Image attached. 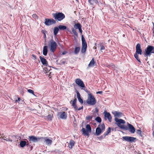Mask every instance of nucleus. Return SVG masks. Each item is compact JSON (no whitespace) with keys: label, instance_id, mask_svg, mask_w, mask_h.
Masks as SVG:
<instances>
[{"label":"nucleus","instance_id":"58836bf2","mask_svg":"<svg viewBox=\"0 0 154 154\" xmlns=\"http://www.w3.org/2000/svg\"><path fill=\"white\" fill-rule=\"evenodd\" d=\"M136 132L137 134H139L140 136L142 135H141L142 132H141V131L140 130H139V129L137 130Z\"/></svg>","mask_w":154,"mask_h":154},{"label":"nucleus","instance_id":"6e6d98bb","mask_svg":"<svg viewBox=\"0 0 154 154\" xmlns=\"http://www.w3.org/2000/svg\"><path fill=\"white\" fill-rule=\"evenodd\" d=\"M86 92H87V93H89V91H86Z\"/></svg>","mask_w":154,"mask_h":154},{"label":"nucleus","instance_id":"f03ea898","mask_svg":"<svg viewBox=\"0 0 154 154\" xmlns=\"http://www.w3.org/2000/svg\"><path fill=\"white\" fill-rule=\"evenodd\" d=\"M152 54H154V47L152 45H148L145 49L144 57H150Z\"/></svg>","mask_w":154,"mask_h":154},{"label":"nucleus","instance_id":"e433bc0d","mask_svg":"<svg viewBox=\"0 0 154 154\" xmlns=\"http://www.w3.org/2000/svg\"><path fill=\"white\" fill-rule=\"evenodd\" d=\"M95 120L97 121L98 122L100 123L101 122V118L99 117H97L95 119Z\"/></svg>","mask_w":154,"mask_h":154},{"label":"nucleus","instance_id":"864d4df0","mask_svg":"<svg viewBox=\"0 0 154 154\" xmlns=\"http://www.w3.org/2000/svg\"><path fill=\"white\" fill-rule=\"evenodd\" d=\"M65 62H65V61H63V64H64V63H65Z\"/></svg>","mask_w":154,"mask_h":154},{"label":"nucleus","instance_id":"9b49d317","mask_svg":"<svg viewBox=\"0 0 154 154\" xmlns=\"http://www.w3.org/2000/svg\"><path fill=\"white\" fill-rule=\"evenodd\" d=\"M75 82L76 84L82 88L85 87L83 81L79 78L76 79H75Z\"/></svg>","mask_w":154,"mask_h":154},{"label":"nucleus","instance_id":"20e7f679","mask_svg":"<svg viewBox=\"0 0 154 154\" xmlns=\"http://www.w3.org/2000/svg\"><path fill=\"white\" fill-rule=\"evenodd\" d=\"M87 102L88 104L92 105H94L96 104V101L95 98L92 94L91 93L88 94Z\"/></svg>","mask_w":154,"mask_h":154},{"label":"nucleus","instance_id":"cd10ccee","mask_svg":"<svg viewBox=\"0 0 154 154\" xmlns=\"http://www.w3.org/2000/svg\"><path fill=\"white\" fill-rule=\"evenodd\" d=\"M80 48L79 47H75L74 49V53L75 54H77L79 52Z\"/></svg>","mask_w":154,"mask_h":154},{"label":"nucleus","instance_id":"412c9836","mask_svg":"<svg viewBox=\"0 0 154 154\" xmlns=\"http://www.w3.org/2000/svg\"><path fill=\"white\" fill-rule=\"evenodd\" d=\"M1 137L4 140L10 142L12 141V140L11 139L9 138V136H5V135H4L3 134H2V135L1 136Z\"/></svg>","mask_w":154,"mask_h":154},{"label":"nucleus","instance_id":"79ce46f5","mask_svg":"<svg viewBox=\"0 0 154 154\" xmlns=\"http://www.w3.org/2000/svg\"><path fill=\"white\" fill-rule=\"evenodd\" d=\"M83 109V106H82L81 107H79V108H78L77 107V109H75V110H80L81 109Z\"/></svg>","mask_w":154,"mask_h":154},{"label":"nucleus","instance_id":"ddd939ff","mask_svg":"<svg viewBox=\"0 0 154 154\" xmlns=\"http://www.w3.org/2000/svg\"><path fill=\"white\" fill-rule=\"evenodd\" d=\"M41 140H43L44 142L48 145L51 144L52 143V140L51 139H49L47 137H41Z\"/></svg>","mask_w":154,"mask_h":154},{"label":"nucleus","instance_id":"ea45409f","mask_svg":"<svg viewBox=\"0 0 154 154\" xmlns=\"http://www.w3.org/2000/svg\"><path fill=\"white\" fill-rule=\"evenodd\" d=\"M118 126L120 128L122 129H125V127L124 125H121V124L120 125H118Z\"/></svg>","mask_w":154,"mask_h":154},{"label":"nucleus","instance_id":"bb28decb","mask_svg":"<svg viewBox=\"0 0 154 154\" xmlns=\"http://www.w3.org/2000/svg\"><path fill=\"white\" fill-rule=\"evenodd\" d=\"M59 31V28L55 27H54V34L55 35H56L58 33V32Z\"/></svg>","mask_w":154,"mask_h":154},{"label":"nucleus","instance_id":"9d476101","mask_svg":"<svg viewBox=\"0 0 154 154\" xmlns=\"http://www.w3.org/2000/svg\"><path fill=\"white\" fill-rule=\"evenodd\" d=\"M50 51L52 52H54L55 51L57 44L53 40H51L50 42Z\"/></svg>","mask_w":154,"mask_h":154},{"label":"nucleus","instance_id":"b1692460","mask_svg":"<svg viewBox=\"0 0 154 154\" xmlns=\"http://www.w3.org/2000/svg\"><path fill=\"white\" fill-rule=\"evenodd\" d=\"M48 46H45L43 48V54L45 56H46L48 53Z\"/></svg>","mask_w":154,"mask_h":154},{"label":"nucleus","instance_id":"a211bd4d","mask_svg":"<svg viewBox=\"0 0 154 154\" xmlns=\"http://www.w3.org/2000/svg\"><path fill=\"white\" fill-rule=\"evenodd\" d=\"M96 64V62L95 61L94 59V58H93L88 65V66L89 67H93Z\"/></svg>","mask_w":154,"mask_h":154},{"label":"nucleus","instance_id":"5fc2aeb1","mask_svg":"<svg viewBox=\"0 0 154 154\" xmlns=\"http://www.w3.org/2000/svg\"><path fill=\"white\" fill-rule=\"evenodd\" d=\"M96 111L97 112H98V109L97 110V109H96Z\"/></svg>","mask_w":154,"mask_h":154},{"label":"nucleus","instance_id":"6ab92c4d","mask_svg":"<svg viewBox=\"0 0 154 154\" xmlns=\"http://www.w3.org/2000/svg\"><path fill=\"white\" fill-rule=\"evenodd\" d=\"M75 92L77 94V96L79 101L81 104H82L83 103L82 99L81 98L80 94L78 91L76 90Z\"/></svg>","mask_w":154,"mask_h":154},{"label":"nucleus","instance_id":"de8ad7c7","mask_svg":"<svg viewBox=\"0 0 154 154\" xmlns=\"http://www.w3.org/2000/svg\"><path fill=\"white\" fill-rule=\"evenodd\" d=\"M153 36H154V23H153Z\"/></svg>","mask_w":154,"mask_h":154},{"label":"nucleus","instance_id":"f257e3e1","mask_svg":"<svg viewBox=\"0 0 154 154\" xmlns=\"http://www.w3.org/2000/svg\"><path fill=\"white\" fill-rule=\"evenodd\" d=\"M136 51L134 56L136 59L139 63H141V61L139 57L138 54L141 55L142 54V50L141 48L140 45L138 43L137 44L136 47Z\"/></svg>","mask_w":154,"mask_h":154},{"label":"nucleus","instance_id":"6e6552de","mask_svg":"<svg viewBox=\"0 0 154 154\" xmlns=\"http://www.w3.org/2000/svg\"><path fill=\"white\" fill-rule=\"evenodd\" d=\"M56 23V21L52 18H45V23L46 26H49L55 24Z\"/></svg>","mask_w":154,"mask_h":154},{"label":"nucleus","instance_id":"39448f33","mask_svg":"<svg viewBox=\"0 0 154 154\" xmlns=\"http://www.w3.org/2000/svg\"><path fill=\"white\" fill-rule=\"evenodd\" d=\"M82 48H81V52L82 54H85L87 48V42L85 40L83 35H82Z\"/></svg>","mask_w":154,"mask_h":154},{"label":"nucleus","instance_id":"c9c22d12","mask_svg":"<svg viewBox=\"0 0 154 154\" xmlns=\"http://www.w3.org/2000/svg\"><path fill=\"white\" fill-rule=\"evenodd\" d=\"M92 116H87L86 117V119L87 120L91 121L92 120Z\"/></svg>","mask_w":154,"mask_h":154},{"label":"nucleus","instance_id":"2f4dec72","mask_svg":"<svg viewBox=\"0 0 154 154\" xmlns=\"http://www.w3.org/2000/svg\"><path fill=\"white\" fill-rule=\"evenodd\" d=\"M59 29L61 30H64L66 29L67 27L66 26L63 25H59L58 26Z\"/></svg>","mask_w":154,"mask_h":154},{"label":"nucleus","instance_id":"8fccbe9b","mask_svg":"<svg viewBox=\"0 0 154 154\" xmlns=\"http://www.w3.org/2000/svg\"><path fill=\"white\" fill-rule=\"evenodd\" d=\"M91 0H88V2L91 5H92V3L91 2Z\"/></svg>","mask_w":154,"mask_h":154},{"label":"nucleus","instance_id":"5701e85b","mask_svg":"<svg viewBox=\"0 0 154 154\" xmlns=\"http://www.w3.org/2000/svg\"><path fill=\"white\" fill-rule=\"evenodd\" d=\"M75 142L72 140H70L69 144V147L70 149H72L73 148V146H75Z\"/></svg>","mask_w":154,"mask_h":154},{"label":"nucleus","instance_id":"f704fd0d","mask_svg":"<svg viewBox=\"0 0 154 154\" xmlns=\"http://www.w3.org/2000/svg\"><path fill=\"white\" fill-rule=\"evenodd\" d=\"M100 50H104L105 49V48L104 46H103V43H100Z\"/></svg>","mask_w":154,"mask_h":154},{"label":"nucleus","instance_id":"2eb2a0df","mask_svg":"<svg viewBox=\"0 0 154 154\" xmlns=\"http://www.w3.org/2000/svg\"><path fill=\"white\" fill-rule=\"evenodd\" d=\"M39 58L40 59L41 62L45 66H47L48 65V63L46 59L43 57H42L41 56H40Z\"/></svg>","mask_w":154,"mask_h":154},{"label":"nucleus","instance_id":"7ed1b4c3","mask_svg":"<svg viewBox=\"0 0 154 154\" xmlns=\"http://www.w3.org/2000/svg\"><path fill=\"white\" fill-rule=\"evenodd\" d=\"M55 21H60L65 17V15L62 12H56L52 14Z\"/></svg>","mask_w":154,"mask_h":154},{"label":"nucleus","instance_id":"423d86ee","mask_svg":"<svg viewBox=\"0 0 154 154\" xmlns=\"http://www.w3.org/2000/svg\"><path fill=\"white\" fill-rule=\"evenodd\" d=\"M105 127L104 123L100 125H99L96 130V134L97 136L100 135L102 132H103L105 129Z\"/></svg>","mask_w":154,"mask_h":154},{"label":"nucleus","instance_id":"f8f14e48","mask_svg":"<svg viewBox=\"0 0 154 154\" xmlns=\"http://www.w3.org/2000/svg\"><path fill=\"white\" fill-rule=\"evenodd\" d=\"M124 140L128 142L132 143L135 141L136 138L134 137L124 136L122 137Z\"/></svg>","mask_w":154,"mask_h":154},{"label":"nucleus","instance_id":"a18cd8bd","mask_svg":"<svg viewBox=\"0 0 154 154\" xmlns=\"http://www.w3.org/2000/svg\"><path fill=\"white\" fill-rule=\"evenodd\" d=\"M78 29L79 30V32L81 33V34H82V27L79 28Z\"/></svg>","mask_w":154,"mask_h":154},{"label":"nucleus","instance_id":"37998d69","mask_svg":"<svg viewBox=\"0 0 154 154\" xmlns=\"http://www.w3.org/2000/svg\"><path fill=\"white\" fill-rule=\"evenodd\" d=\"M32 59L33 60H35L36 59V56L35 55H34V54H32Z\"/></svg>","mask_w":154,"mask_h":154},{"label":"nucleus","instance_id":"473e14b6","mask_svg":"<svg viewBox=\"0 0 154 154\" xmlns=\"http://www.w3.org/2000/svg\"><path fill=\"white\" fill-rule=\"evenodd\" d=\"M111 131V128L110 127H109L107 130V131L104 133V135L105 136L108 135V134Z\"/></svg>","mask_w":154,"mask_h":154},{"label":"nucleus","instance_id":"c85d7f7f","mask_svg":"<svg viewBox=\"0 0 154 154\" xmlns=\"http://www.w3.org/2000/svg\"><path fill=\"white\" fill-rule=\"evenodd\" d=\"M26 142L22 140L20 143V146L21 147H23L26 145Z\"/></svg>","mask_w":154,"mask_h":154},{"label":"nucleus","instance_id":"3c124183","mask_svg":"<svg viewBox=\"0 0 154 154\" xmlns=\"http://www.w3.org/2000/svg\"><path fill=\"white\" fill-rule=\"evenodd\" d=\"M26 145L27 146H29V143H28V141L27 140V142H26Z\"/></svg>","mask_w":154,"mask_h":154},{"label":"nucleus","instance_id":"f3484780","mask_svg":"<svg viewBox=\"0 0 154 154\" xmlns=\"http://www.w3.org/2000/svg\"><path fill=\"white\" fill-rule=\"evenodd\" d=\"M76 102L77 99L75 98L73 101L71 100L70 102V103L72 104V105L74 109H77V106L76 105Z\"/></svg>","mask_w":154,"mask_h":154},{"label":"nucleus","instance_id":"09e8293b","mask_svg":"<svg viewBox=\"0 0 154 154\" xmlns=\"http://www.w3.org/2000/svg\"><path fill=\"white\" fill-rule=\"evenodd\" d=\"M67 53V52L66 51H64L63 53H62V54L63 55H64V54H66V53Z\"/></svg>","mask_w":154,"mask_h":154},{"label":"nucleus","instance_id":"393cba45","mask_svg":"<svg viewBox=\"0 0 154 154\" xmlns=\"http://www.w3.org/2000/svg\"><path fill=\"white\" fill-rule=\"evenodd\" d=\"M83 132V134L85 135L88 136L89 132L87 130H86L85 128H83L82 130Z\"/></svg>","mask_w":154,"mask_h":154},{"label":"nucleus","instance_id":"c756f323","mask_svg":"<svg viewBox=\"0 0 154 154\" xmlns=\"http://www.w3.org/2000/svg\"><path fill=\"white\" fill-rule=\"evenodd\" d=\"M74 27L76 29H79L80 27H82L81 25L79 23L75 24L74 25Z\"/></svg>","mask_w":154,"mask_h":154},{"label":"nucleus","instance_id":"aec40b11","mask_svg":"<svg viewBox=\"0 0 154 154\" xmlns=\"http://www.w3.org/2000/svg\"><path fill=\"white\" fill-rule=\"evenodd\" d=\"M128 126L129 128V131L132 133H134L135 132V129L134 127L131 124H128Z\"/></svg>","mask_w":154,"mask_h":154},{"label":"nucleus","instance_id":"a878e982","mask_svg":"<svg viewBox=\"0 0 154 154\" xmlns=\"http://www.w3.org/2000/svg\"><path fill=\"white\" fill-rule=\"evenodd\" d=\"M45 117L48 120L51 121L53 117V114H49L48 116H46Z\"/></svg>","mask_w":154,"mask_h":154},{"label":"nucleus","instance_id":"7c9ffc66","mask_svg":"<svg viewBox=\"0 0 154 154\" xmlns=\"http://www.w3.org/2000/svg\"><path fill=\"white\" fill-rule=\"evenodd\" d=\"M86 128L87 130L89 133H90L91 131V129L90 126V125L89 124H88L86 125Z\"/></svg>","mask_w":154,"mask_h":154},{"label":"nucleus","instance_id":"dca6fc26","mask_svg":"<svg viewBox=\"0 0 154 154\" xmlns=\"http://www.w3.org/2000/svg\"><path fill=\"white\" fill-rule=\"evenodd\" d=\"M115 120L117 123L116 124L117 125H120L121 124H124L125 123V121L121 119H119L117 118H116L115 119Z\"/></svg>","mask_w":154,"mask_h":154},{"label":"nucleus","instance_id":"72a5a7b5","mask_svg":"<svg viewBox=\"0 0 154 154\" xmlns=\"http://www.w3.org/2000/svg\"><path fill=\"white\" fill-rule=\"evenodd\" d=\"M71 30L74 35L76 36H77L78 35V34L76 31L73 28H72Z\"/></svg>","mask_w":154,"mask_h":154},{"label":"nucleus","instance_id":"a19ab883","mask_svg":"<svg viewBox=\"0 0 154 154\" xmlns=\"http://www.w3.org/2000/svg\"><path fill=\"white\" fill-rule=\"evenodd\" d=\"M27 91L28 92L32 94L33 95H35L34 92L31 89H28L27 90Z\"/></svg>","mask_w":154,"mask_h":154},{"label":"nucleus","instance_id":"4468645a","mask_svg":"<svg viewBox=\"0 0 154 154\" xmlns=\"http://www.w3.org/2000/svg\"><path fill=\"white\" fill-rule=\"evenodd\" d=\"M104 116L107 118L109 122L112 121V118L111 114L109 112H107L106 111L104 112Z\"/></svg>","mask_w":154,"mask_h":154},{"label":"nucleus","instance_id":"49530a36","mask_svg":"<svg viewBox=\"0 0 154 154\" xmlns=\"http://www.w3.org/2000/svg\"><path fill=\"white\" fill-rule=\"evenodd\" d=\"M102 91H99L98 92H97L96 93L97 94H102Z\"/></svg>","mask_w":154,"mask_h":154},{"label":"nucleus","instance_id":"4be33fe9","mask_svg":"<svg viewBox=\"0 0 154 154\" xmlns=\"http://www.w3.org/2000/svg\"><path fill=\"white\" fill-rule=\"evenodd\" d=\"M112 113L115 116L117 117H120L122 115V113L121 112L116 111H115Z\"/></svg>","mask_w":154,"mask_h":154},{"label":"nucleus","instance_id":"0eeeda50","mask_svg":"<svg viewBox=\"0 0 154 154\" xmlns=\"http://www.w3.org/2000/svg\"><path fill=\"white\" fill-rule=\"evenodd\" d=\"M41 137H36L34 136H31L29 137V140L30 143L32 142H37L38 141L41 140Z\"/></svg>","mask_w":154,"mask_h":154},{"label":"nucleus","instance_id":"c03bdc74","mask_svg":"<svg viewBox=\"0 0 154 154\" xmlns=\"http://www.w3.org/2000/svg\"><path fill=\"white\" fill-rule=\"evenodd\" d=\"M20 97H18L17 100H15V102H19V101H20Z\"/></svg>","mask_w":154,"mask_h":154},{"label":"nucleus","instance_id":"1a4fd4ad","mask_svg":"<svg viewBox=\"0 0 154 154\" xmlns=\"http://www.w3.org/2000/svg\"><path fill=\"white\" fill-rule=\"evenodd\" d=\"M57 116L59 118L66 119L67 117V114L65 112L61 111L57 113Z\"/></svg>","mask_w":154,"mask_h":154},{"label":"nucleus","instance_id":"4c0bfd02","mask_svg":"<svg viewBox=\"0 0 154 154\" xmlns=\"http://www.w3.org/2000/svg\"><path fill=\"white\" fill-rule=\"evenodd\" d=\"M32 17L35 19H38V17L36 14H33L32 15Z\"/></svg>","mask_w":154,"mask_h":154},{"label":"nucleus","instance_id":"603ef678","mask_svg":"<svg viewBox=\"0 0 154 154\" xmlns=\"http://www.w3.org/2000/svg\"><path fill=\"white\" fill-rule=\"evenodd\" d=\"M97 48L96 47H95V46H94L93 48V49H96Z\"/></svg>","mask_w":154,"mask_h":154}]
</instances>
